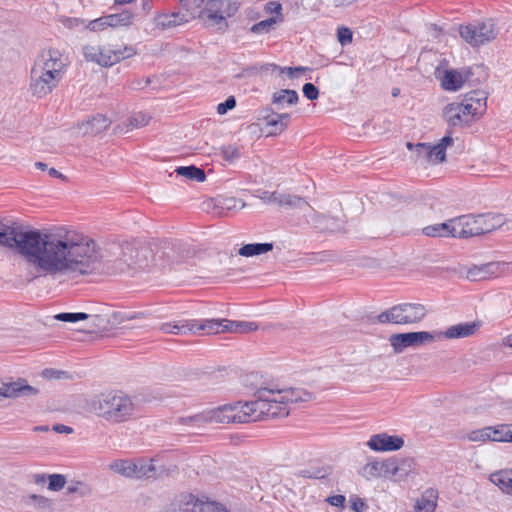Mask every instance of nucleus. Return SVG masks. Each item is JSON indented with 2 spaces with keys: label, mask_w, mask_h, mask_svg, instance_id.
<instances>
[{
  "label": "nucleus",
  "mask_w": 512,
  "mask_h": 512,
  "mask_svg": "<svg viewBox=\"0 0 512 512\" xmlns=\"http://www.w3.org/2000/svg\"><path fill=\"white\" fill-rule=\"evenodd\" d=\"M0 245L15 248L48 274L90 273L103 258L94 240L65 228L41 233L39 230L24 231L16 223L8 225L0 221Z\"/></svg>",
  "instance_id": "1"
},
{
  "label": "nucleus",
  "mask_w": 512,
  "mask_h": 512,
  "mask_svg": "<svg viewBox=\"0 0 512 512\" xmlns=\"http://www.w3.org/2000/svg\"><path fill=\"white\" fill-rule=\"evenodd\" d=\"M112 255L113 259H107L104 263L107 270L113 273L164 267L167 262H178L180 259L177 247L172 242L153 245L126 242L114 246Z\"/></svg>",
  "instance_id": "2"
},
{
  "label": "nucleus",
  "mask_w": 512,
  "mask_h": 512,
  "mask_svg": "<svg viewBox=\"0 0 512 512\" xmlns=\"http://www.w3.org/2000/svg\"><path fill=\"white\" fill-rule=\"evenodd\" d=\"M254 400L243 402L244 411L233 414L232 419L256 422L266 419L282 418L289 415L288 404L307 401L310 394L306 391L287 388L261 387L254 393Z\"/></svg>",
  "instance_id": "3"
},
{
  "label": "nucleus",
  "mask_w": 512,
  "mask_h": 512,
  "mask_svg": "<svg viewBox=\"0 0 512 512\" xmlns=\"http://www.w3.org/2000/svg\"><path fill=\"white\" fill-rule=\"evenodd\" d=\"M90 410L107 422L117 424L133 416L135 405L128 395L110 392L94 398L90 403Z\"/></svg>",
  "instance_id": "4"
},
{
  "label": "nucleus",
  "mask_w": 512,
  "mask_h": 512,
  "mask_svg": "<svg viewBox=\"0 0 512 512\" xmlns=\"http://www.w3.org/2000/svg\"><path fill=\"white\" fill-rule=\"evenodd\" d=\"M504 222L505 218L502 214L462 215L457 217L454 231L458 234V238H468L490 233L500 228Z\"/></svg>",
  "instance_id": "5"
},
{
  "label": "nucleus",
  "mask_w": 512,
  "mask_h": 512,
  "mask_svg": "<svg viewBox=\"0 0 512 512\" xmlns=\"http://www.w3.org/2000/svg\"><path fill=\"white\" fill-rule=\"evenodd\" d=\"M426 315L427 309L423 304L401 303L380 313L377 321L381 324L410 325L421 322Z\"/></svg>",
  "instance_id": "6"
},
{
  "label": "nucleus",
  "mask_w": 512,
  "mask_h": 512,
  "mask_svg": "<svg viewBox=\"0 0 512 512\" xmlns=\"http://www.w3.org/2000/svg\"><path fill=\"white\" fill-rule=\"evenodd\" d=\"M242 411H244L243 402L238 401L234 404L220 406L217 409L211 410L207 413L196 414L194 416L182 418L181 422L183 424H190L195 426H200L203 423L207 422L248 423L247 421H239L236 419H232L233 414L240 415Z\"/></svg>",
  "instance_id": "7"
},
{
  "label": "nucleus",
  "mask_w": 512,
  "mask_h": 512,
  "mask_svg": "<svg viewBox=\"0 0 512 512\" xmlns=\"http://www.w3.org/2000/svg\"><path fill=\"white\" fill-rule=\"evenodd\" d=\"M154 459H120L110 464V469L127 478L149 479L156 475Z\"/></svg>",
  "instance_id": "8"
},
{
  "label": "nucleus",
  "mask_w": 512,
  "mask_h": 512,
  "mask_svg": "<svg viewBox=\"0 0 512 512\" xmlns=\"http://www.w3.org/2000/svg\"><path fill=\"white\" fill-rule=\"evenodd\" d=\"M135 53V49L131 46H125L122 49H112L94 45H86L83 47L85 59L103 67H110L121 60L133 56Z\"/></svg>",
  "instance_id": "9"
},
{
  "label": "nucleus",
  "mask_w": 512,
  "mask_h": 512,
  "mask_svg": "<svg viewBox=\"0 0 512 512\" xmlns=\"http://www.w3.org/2000/svg\"><path fill=\"white\" fill-rule=\"evenodd\" d=\"M460 36L471 46H480L493 41L498 35V28L492 19L477 23L460 25Z\"/></svg>",
  "instance_id": "10"
},
{
  "label": "nucleus",
  "mask_w": 512,
  "mask_h": 512,
  "mask_svg": "<svg viewBox=\"0 0 512 512\" xmlns=\"http://www.w3.org/2000/svg\"><path fill=\"white\" fill-rule=\"evenodd\" d=\"M197 7L208 13L209 19L218 25L227 26L226 18L238 10V0H194Z\"/></svg>",
  "instance_id": "11"
},
{
  "label": "nucleus",
  "mask_w": 512,
  "mask_h": 512,
  "mask_svg": "<svg viewBox=\"0 0 512 512\" xmlns=\"http://www.w3.org/2000/svg\"><path fill=\"white\" fill-rule=\"evenodd\" d=\"M436 340L435 331H418L392 334L390 344L395 353H401L408 347H418Z\"/></svg>",
  "instance_id": "12"
},
{
  "label": "nucleus",
  "mask_w": 512,
  "mask_h": 512,
  "mask_svg": "<svg viewBox=\"0 0 512 512\" xmlns=\"http://www.w3.org/2000/svg\"><path fill=\"white\" fill-rule=\"evenodd\" d=\"M65 63L62 55L58 50L43 51L35 60L32 68L39 69L40 72L45 74H53L59 79H62V72Z\"/></svg>",
  "instance_id": "13"
},
{
  "label": "nucleus",
  "mask_w": 512,
  "mask_h": 512,
  "mask_svg": "<svg viewBox=\"0 0 512 512\" xmlns=\"http://www.w3.org/2000/svg\"><path fill=\"white\" fill-rule=\"evenodd\" d=\"M486 101V92L482 90H472L465 94L462 101L458 102V104L461 106L468 118L474 122L486 111Z\"/></svg>",
  "instance_id": "14"
},
{
  "label": "nucleus",
  "mask_w": 512,
  "mask_h": 512,
  "mask_svg": "<svg viewBox=\"0 0 512 512\" xmlns=\"http://www.w3.org/2000/svg\"><path fill=\"white\" fill-rule=\"evenodd\" d=\"M61 79L53 74H45L39 69L31 68L29 89L31 94L37 98H43L57 87Z\"/></svg>",
  "instance_id": "15"
},
{
  "label": "nucleus",
  "mask_w": 512,
  "mask_h": 512,
  "mask_svg": "<svg viewBox=\"0 0 512 512\" xmlns=\"http://www.w3.org/2000/svg\"><path fill=\"white\" fill-rule=\"evenodd\" d=\"M261 199L265 203H274V204H278L280 206H290V207L305 206L313 212V214L316 218L315 221H316V223H319V224H321L325 220H328V218L325 217L324 215H318L314 211V209L308 204V202H306L303 198H301L299 196L290 195V194H282V193H278V192L265 191L262 193Z\"/></svg>",
  "instance_id": "16"
},
{
  "label": "nucleus",
  "mask_w": 512,
  "mask_h": 512,
  "mask_svg": "<svg viewBox=\"0 0 512 512\" xmlns=\"http://www.w3.org/2000/svg\"><path fill=\"white\" fill-rule=\"evenodd\" d=\"M474 74L473 68L447 69L440 76L441 87L445 91L455 92L460 90L465 83L471 82V77Z\"/></svg>",
  "instance_id": "17"
},
{
  "label": "nucleus",
  "mask_w": 512,
  "mask_h": 512,
  "mask_svg": "<svg viewBox=\"0 0 512 512\" xmlns=\"http://www.w3.org/2000/svg\"><path fill=\"white\" fill-rule=\"evenodd\" d=\"M481 327L480 321L464 322L448 327L445 331H435L436 339H462L473 336Z\"/></svg>",
  "instance_id": "18"
},
{
  "label": "nucleus",
  "mask_w": 512,
  "mask_h": 512,
  "mask_svg": "<svg viewBox=\"0 0 512 512\" xmlns=\"http://www.w3.org/2000/svg\"><path fill=\"white\" fill-rule=\"evenodd\" d=\"M367 446L373 451H397L404 446V440L397 435L379 433L370 437Z\"/></svg>",
  "instance_id": "19"
},
{
  "label": "nucleus",
  "mask_w": 512,
  "mask_h": 512,
  "mask_svg": "<svg viewBox=\"0 0 512 512\" xmlns=\"http://www.w3.org/2000/svg\"><path fill=\"white\" fill-rule=\"evenodd\" d=\"M443 117L450 127L469 126L472 123L458 102H453L445 106L443 109Z\"/></svg>",
  "instance_id": "20"
},
{
  "label": "nucleus",
  "mask_w": 512,
  "mask_h": 512,
  "mask_svg": "<svg viewBox=\"0 0 512 512\" xmlns=\"http://www.w3.org/2000/svg\"><path fill=\"white\" fill-rule=\"evenodd\" d=\"M111 125V120L103 114H96L91 118L78 124V128L83 131L84 135H97Z\"/></svg>",
  "instance_id": "21"
},
{
  "label": "nucleus",
  "mask_w": 512,
  "mask_h": 512,
  "mask_svg": "<svg viewBox=\"0 0 512 512\" xmlns=\"http://www.w3.org/2000/svg\"><path fill=\"white\" fill-rule=\"evenodd\" d=\"M412 463V459H404L401 462L395 458L387 459L381 462L382 476L406 475L410 471Z\"/></svg>",
  "instance_id": "22"
},
{
  "label": "nucleus",
  "mask_w": 512,
  "mask_h": 512,
  "mask_svg": "<svg viewBox=\"0 0 512 512\" xmlns=\"http://www.w3.org/2000/svg\"><path fill=\"white\" fill-rule=\"evenodd\" d=\"M457 218L451 219L448 222L429 225L423 229V233L429 237H445L452 236L458 238V234L454 231L456 228Z\"/></svg>",
  "instance_id": "23"
},
{
  "label": "nucleus",
  "mask_w": 512,
  "mask_h": 512,
  "mask_svg": "<svg viewBox=\"0 0 512 512\" xmlns=\"http://www.w3.org/2000/svg\"><path fill=\"white\" fill-rule=\"evenodd\" d=\"M195 325L196 320H179L173 323H163L160 325L159 330L167 334L185 335L188 332H195Z\"/></svg>",
  "instance_id": "24"
},
{
  "label": "nucleus",
  "mask_w": 512,
  "mask_h": 512,
  "mask_svg": "<svg viewBox=\"0 0 512 512\" xmlns=\"http://www.w3.org/2000/svg\"><path fill=\"white\" fill-rule=\"evenodd\" d=\"M290 114L281 113L269 115L266 117V127L269 128L268 135H278L282 133L288 126Z\"/></svg>",
  "instance_id": "25"
},
{
  "label": "nucleus",
  "mask_w": 512,
  "mask_h": 512,
  "mask_svg": "<svg viewBox=\"0 0 512 512\" xmlns=\"http://www.w3.org/2000/svg\"><path fill=\"white\" fill-rule=\"evenodd\" d=\"M497 265L495 263H486L480 266H473L467 271V279L470 281H481L496 273Z\"/></svg>",
  "instance_id": "26"
},
{
  "label": "nucleus",
  "mask_w": 512,
  "mask_h": 512,
  "mask_svg": "<svg viewBox=\"0 0 512 512\" xmlns=\"http://www.w3.org/2000/svg\"><path fill=\"white\" fill-rule=\"evenodd\" d=\"M186 22H188V14L181 12L162 14L157 18V25L163 29L176 27Z\"/></svg>",
  "instance_id": "27"
},
{
  "label": "nucleus",
  "mask_w": 512,
  "mask_h": 512,
  "mask_svg": "<svg viewBox=\"0 0 512 512\" xmlns=\"http://www.w3.org/2000/svg\"><path fill=\"white\" fill-rule=\"evenodd\" d=\"M298 101V93L291 89H282L272 95V103L277 105L278 109L283 108L284 104L296 105Z\"/></svg>",
  "instance_id": "28"
},
{
  "label": "nucleus",
  "mask_w": 512,
  "mask_h": 512,
  "mask_svg": "<svg viewBox=\"0 0 512 512\" xmlns=\"http://www.w3.org/2000/svg\"><path fill=\"white\" fill-rule=\"evenodd\" d=\"M490 441L512 442V424L489 426Z\"/></svg>",
  "instance_id": "29"
},
{
  "label": "nucleus",
  "mask_w": 512,
  "mask_h": 512,
  "mask_svg": "<svg viewBox=\"0 0 512 512\" xmlns=\"http://www.w3.org/2000/svg\"><path fill=\"white\" fill-rule=\"evenodd\" d=\"M490 480L497 485L503 492L512 493V470H502L491 474Z\"/></svg>",
  "instance_id": "30"
},
{
  "label": "nucleus",
  "mask_w": 512,
  "mask_h": 512,
  "mask_svg": "<svg viewBox=\"0 0 512 512\" xmlns=\"http://www.w3.org/2000/svg\"><path fill=\"white\" fill-rule=\"evenodd\" d=\"M109 27L129 26L134 19V13L130 9H123L121 12L106 15Z\"/></svg>",
  "instance_id": "31"
},
{
  "label": "nucleus",
  "mask_w": 512,
  "mask_h": 512,
  "mask_svg": "<svg viewBox=\"0 0 512 512\" xmlns=\"http://www.w3.org/2000/svg\"><path fill=\"white\" fill-rule=\"evenodd\" d=\"M273 249V243H249L239 249V255L252 257L267 253Z\"/></svg>",
  "instance_id": "32"
},
{
  "label": "nucleus",
  "mask_w": 512,
  "mask_h": 512,
  "mask_svg": "<svg viewBox=\"0 0 512 512\" xmlns=\"http://www.w3.org/2000/svg\"><path fill=\"white\" fill-rule=\"evenodd\" d=\"M175 173L196 182H204L206 179L204 170L194 165L177 167Z\"/></svg>",
  "instance_id": "33"
},
{
  "label": "nucleus",
  "mask_w": 512,
  "mask_h": 512,
  "mask_svg": "<svg viewBox=\"0 0 512 512\" xmlns=\"http://www.w3.org/2000/svg\"><path fill=\"white\" fill-rule=\"evenodd\" d=\"M227 319H205L201 322L196 320L195 331H205L207 334H214L223 332L222 328H224Z\"/></svg>",
  "instance_id": "34"
},
{
  "label": "nucleus",
  "mask_w": 512,
  "mask_h": 512,
  "mask_svg": "<svg viewBox=\"0 0 512 512\" xmlns=\"http://www.w3.org/2000/svg\"><path fill=\"white\" fill-rule=\"evenodd\" d=\"M257 328L258 325L255 322L226 320V324L224 328H222V331L248 333L257 330Z\"/></svg>",
  "instance_id": "35"
},
{
  "label": "nucleus",
  "mask_w": 512,
  "mask_h": 512,
  "mask_svg": "<svg viewBox=\"0 0 512 512\" xmlns=\"http://www.w3.org/2000/svg\"><path fill=\"white\" fill-rule=\"evenodd\" d=\"M331 468L328 466L321 467H310L300 471L299 475L303 478H311V479H323L330 475Z\"/></svg>",
  "instance_id": "36"
},
{
  "label": "nucleus",
  "mask_w": 512,
  "mask_h": 512,
  "mask_svg": "<svg viewBox=\"0 0 512 512\" xmlns=\"http://www.w3.org/2000/svg\"><path fill=\"white\" fill-rule=\"evenodd\" d=\"M21 385V379L17 382L0 383V395L5 398L20 397L19 389Z\"/></svg>",
  "instance_id": "37"
},
{
  "label": "nucleus",
  "mask_w": 512,
  "mask_h": 512,
  "mask_svg": "<svg viewBox=\"0 0 512 512\" xmlns=\"http://www.w3.org/2000/svg\"><path fill=\"white\" fill-rule=\"evenodd\" d=\"M451 132L448 131L447 135H445L439 143L436 144V161L443 162L446 158V148L453 144V138L451 137Z\"/></svg>",
  "instance_id": "38"
},
{
  "label": "nucleus",
  "mask_w": 512,
  "mask_h": 512,
  "mask_svg": "<svg viewBox=\"0 0 512 512\" xmlns=\"http://www.w3.org/2000/svg\"><path fill=\"white\" fill-rule=\"evenodd\" d=\"M281 20H282L281 17L279 19H277L276 17H270L268 19L262 20L256 24H254L251 27V31L256 34L267 33L274 27V25L277 23V21H281Z\"/></svg>",
  "instance_id": "39"
},
{
  "label": "nucleus",
  "mask_w": 512,
  "mask_h": 512,
  "mask_svg": "<svg viewBox=\"0 0 512 512\" xmlns=\"http://www.w3.org/2000/svg\"><path fill=\"white\" fill-rule=\"evenodd\" d=\"M490 428L489 426L482 429H476L467 433L466 438L471 442H486L490 441Z\"/></svg>",
  "instance_id": "40"
},
{
  "label": "nucleus",
  "mask_w": 512,
  "mask_h": 512,
  "mask_svg": "<svg viewBox=\"0 0 512 512\" xmlns=\"http://www.w3.org/2000/svg\"><path fill=\"white\" fill-rule=\"evenodd\" d=\"M88 317H89V315L84 312H75V313L63 312V313H59L54 316V318L58 321L72 322V323L77 322V321L86 320Z\"/></svg>",
  "instance_id": "41"
},
{
  "label": "nucleus",
  "mask_w": 512,
  "mask_h": 512,
  "mask_svg": "<svg viewBox=\"0 0 512 512\" xmlns=\"http://www.w3.org/2000/svg\"><path fill=\"white\" fill-rule=\"evenodd\" d=\"M363 475L366 478H377L382 476L381 462H370L363 467Z\"/></svg>",
  "instance_id": "42"
},
{
  "label": "nucleus",
  "mask_w": 512,
  "mask_h": 512,
  "mask_svg": "<svg viewBox=\"0 0 512 512\" xmlns=\"http://www.w3.org/2000/svg\"><path fill=\"white\" fill-rule=\"evenodd\" d=\"M48 479V489L51 491H60L66 484V478L62 474H50Z\"/></svg>",
  "instance_id": "43"
},
{
  "label": "nucleus",
  "mask_w": 512,
  "mask_h": 512,
  "mask_svg": "<svg viewBox=\"0 0 512 512\" xmlns=\"http://www.w3.org/2000/svg\"><path fill=\"white\" fill-rule=\"evenodd\" d=\"M188 509H196L197 512H228L223 505L214 502L207 503L205 506L194 504L192 507H188Z\"/></svg>",
  "instance_id": "44"
},
{
  "label": "nucleus",
  "mask_w": 512,
  "mask_h": 512,
  "mask_svg": "<svg viewBox=\"0 0 512 512\" xmlns=\"http://www.w3.org/2000/svg\"><path fill=\"white\" fill-rule=\"evenodd\" d=\"M150 117L145 113L139 112L128 119V126L131 128H140L148 124Z\"/></svg>",
  "instance_id": "45"
},
{
  "label": "nucleus",
  "mask_w": 512,
  "mask_h": 512,
  "mask_svg": "<svg viewBox=\"0 0 512 512\" xmlns=\"http://www.w3.org/2000/svg\"><path fill=\"white\" fill-rule=\"evenodd\" d=\"M436 508L435 500H430L422 497L417 501L415 509L417 512H434Z\"/></svg>",
  "instance_id": "46"
},
{
  "label": "nucleus",
  "mask_w": 512,
  "mask_h": 512,
  "mask_svg": "<svg viewBox=\"0 0 512 512\" xmlns=\"http://www.w3.org/2000/svg\"><path fill=\"white\" fill-rule=\"evenodd\" d=\"M218 206L223 210H232L242 208L244 204H241V202L234 197H227L220 200Z\"/></svg>",
  "instance_id": "47"
},
{
  "label": "nucleus",
  "mask_w": 512,
  "mask_h": 512,
  "mask_svg": "<svg viewBox=\"0 0 512 512\" xmlns=\"http://www.w3.org/2000/svg\"><path fill=\"white\" fill-rule=\"evenodd\" d=\"M107 27H109V22L106 19V15L90 21L87 25V28L89 30L95 31V32L102 31Z\"/></svg>",
  "instance_id": "48"
},
{
  "label": "nucleus",
  "mask_w": 512,
  "mask_h": 512,
  "mask_svg": "<svg viewBox=\"0 0 512 512\" xmlns=\"http://www.w3.org/2000/svg\"><path fill=\"white\" fill-rule=\"evenodd\" d=\"M236 106V99L234 96H229L224 102L217 105V112L220 115L226 114Z\"/></svg>",
  "instance_id": "49"
},
{
  "label": "nucleus",
  "mask_w": 512,
  "mask_h": 512,
  "mask_svg": "<svg viewBox=\"0 0 512 512\" xmlns=\"http://www.w3.org/2000/svg\"><path fill=\"white\" fill-rule=\"evenodd\" d=\"M352 31L347 27H341L337 30V38L341 45H347L352 41Z\"/></svg>",
  "instance_id": "50"
},
{
  "label": "nucleus",
  "mask_w": 512,
  "mask_h": 512,
  "mask_svg": "<svg viewBox=\"0 0 512 512\" xmlns=\"http://www.w3.org/2000/svg\"><path fill=\"white\" fill-rule=\"evenodd\" d=\"M415 150L417 152V157L422 158L426 161H431V151H429L428 143H417L415 145Z\"/></svg>",
  "instance_id": "51"
},
{
  "label": "nucleus",
  "mask_w": 512,
  "mask_h": 512,
  "mask_svg": "<svg viewBox=\"0 0 512 512\" xmlns=\"http://www.w3.org/2000/svg\"><path fill=\"white\" fill-rule=\"evenodd\" d=\"M302 91L304 96L309 100H316L319 96L318 88L312 83H305Z\"/></svg>",
  "instance_id": "52"
},
{
  "label": "nucleus",
  "mask_w": 512,
  "mask_h": 512,
  "mask_svg": "<svg viewBox=\"0 0 512 512\" xmlns=\"http://www.w3.org/2000/svg\"><path fill=\"white\" fill-rule=\"evenodd\" d=\"M42 375L47 379H61L68 377L67 372L62 370H55V369H45L42 372Z\"/></svg>",
  "instance_id": "53"
},
{
  "label": "nucleus",
  "mask_w": 512,
  "mask_h": 512,
  "mask_svg": "<svg viewBox=\"0 0 512 512\" xmlns=\"http://www.w3.org/2000/svg\"><path fill=\"white\" fill-rule=\"evenodd\" d=\"M38 393V390L27 384L26 380L21 379V385L19 389L20 396H30V395H36Z\"/></svg>",
  "instance_id": "54"
},
{
  "label": "nucleus",
  "mask_w": 512,
  "mask_h": 512,
  "mask_svg": "<svg viewBox=\"0 0 512 512\" xmlns=\"http://www.w3.org/2000/svg\"><path fill=\"white\" fill-rule=\"evenodd\" d=\"M351 509L355 512H363L368 506L365 501L359 497H354L350 499Z\"/></svg>",
  "instance_id": "55"
},
{
  "label": "nucleus",
  "mask_w": 512,
  "mask_h": 512,
  "mask_svg": "<svg viewBox=\"0 0 512 512\" xmlns=\"http://www.w3.org/2000/svg\"><path fill=\"white\" fill-rule=\"evenodd\" d=\"M269 67L272 71L278 70L280 74L286 73L290 78L296 77V70L294 67H280L276 64H270Z\"/></svg>",
  "instance_id": "56"
},
{
  "label": "nucleus",
  "mask_w": 512,
  "mask_h": 512,
  "mask_svg": "<svg viewBox=\"0 0 512 512\" xmlns=\"http://www.w3.org/2000/svg\"><path fill=\"white\" fill-rule=\"evenodd\" d=\"M223 153L226 159H234L240 157V151L237 147L228 146L223 149Z\"/></svg>",
  "instance_id": "57"
},
{
  "label": "nucleus",
  "mask_w": 512,
  "mask_h": 512,
  "mask_svg": "<svg viewBox=\"0 0 512 512\" xmlns=\"http://www.w3.org/2000/svg\"><path fill=\"white\" fill-rule=\"evenodd\" d=\"M30 499L36 502L42 508L48 507L50 505L49 499L44 496L33 494L30 496Z\"/></svg>",
  "instance_id": "58"
},
{
  "label": "nucleus",
  "mask_w": 512,
  "mask_h": 512,
  "mask_svg": "<svg viewBox=\"0 0 512 512\" xmlns=\"http://www.w3.org/2000/svg\"><path fill=\"white\" fill-rule=\"evenodd\" d=\"M327 501L332 506L341 507L345 502V497L343 495H334L329 497Z\"/></svg>",
  "instance_id": "59"
},
{
  "label": "nucleus",
  "mask_w": 512,
  "mask_h": 512,
  "mask_svg": "<svg viewBox=\"0 0 512 512\" xmlns=\"http://www.w3.org/2000/svg\"><path fill=\"white\" fill-rule=\"evenodd\" d=\"M266 7L270 12H273L276 14H280L281 10H282L281 4L278 2H275V1L268 2Z\"/></svg>",
  "instance_id": "60"
},
{
  "label": "nucleus",
  "mask_w": 512,
  "mask_h": 512,
  "mask_svg": "<svg viewBox=\"0 0 512 512\" xmlns=\"http://www.w3.org/2000/svg\"><path fill=\"white\" fill-rule=\"evenodd\" d=\"M62 22L68 28H73L83 23V21L78 18H66Z\"/></svg>",
  "instance_id": "61"
},
{
  "label": "nucleus",
  "mask_w": 512,
  "mask_h": 512,
  "mask_svg": "<svg viewBox=\"0 0 512 512\" xmlns=\"http://www.w3.org/2000/svg\"><path fill=\"white\" fill-rule=\"evenodd\" d=\"M357 1L358 0H334V6L344 8L356 3Z\"/></svg>",
  "instance_id": "62"
},
{
  "label": "nucleus",
  "mask_w": 512,
  "mask_h": 512,
  "mask_svg": "<svg viewBox=\"0 0 512 512\" xmlns=\"http://www.w3.org/2000/svg\"><path fill=\"white\" fill-rule=\"evenodd\" d=\"M54 431H56L57 433H71L73 431V429L69 426H65L63 424H56L54 427H53Z\"/></svg>",
  "instance_id": "63"
},
{
  "label": "nucleus",
  "mask_w": 512,
  "mask_h": 512,
  "mask_svg": "<svg viewBox=\"0 0 512 512\" xmlns=\"http://www.w3.org/2000/svg\"><path fill=\"white\" fill-rule=\"evenodd\" d=\"M49 175L52 176V177H55V178H60V179H63L65 180L66 177L60 173L59 171H57L55 168H50L49 171H48Z\"/></svg>",
  "instance_id": "64"
}]
</instances>
